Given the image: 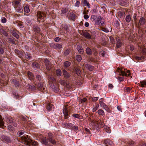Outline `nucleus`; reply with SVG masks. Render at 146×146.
<instances>
[{
	"instance_id": "obj_1",
	"label": "nucleus",
	"mask_w": 146,
	"mask_h": 146,
	"mask_svg": "<svg viewBox=\"0 0 146 146\" xmlns=\"http://www.w3.org/2000/svg\"><path fill=\"white\" fill-rule=\"evenodd\" d=\"M91 18L94 21V25L96 26L103 27L105 26L106 22L102 20V18L100 16L97 17L95 15L91 16Z\"/></svg>"
},
{
	"instance_id": "obj_2",
	"label": "nucleus",
	"mask_w": 146,
	"mask_h": 146,
	"mask_svg": "<svg viewBox=\"0 0 146 146\" xmlns=\"http://www.w3.org/2000/svg\"><path fill=\"white\" fill-rule=\"evenodd\" d=\"M21 138L23 141L24 142V143L26 145H36L38 144V143L36 141L32 140L30 136H22Z\"/></svg>"
},
{
	"instance_id": "obj_3",
	"label": "nucleus",
	"mask_w": 146,
	"mask_h": 146,
	"mask_svg": "<svg viewBox=\"0 0 146 146\" xmlns=\"http://www.w3.org/2000/svg\"><path fill=\"white\" fill-rule=\"evenodd\" d=\"M117 70L119 74L121 76L129 77L130 75V71L129 70H127L123 68L120 69L119 68H118Z\"/></svg>"
},
{
	"instance_id": "obj_4",
	"label": "nucleus",
	"mask_w": 146,
	"mask_h": 146,
	"mask_svg": "<svg viewBox=\"0 0 146 146\" xmlns=\"http://www.w3.org/2000/svg\"><path fill=\"white\" fill-rule=\"evenodd\" d=\"M4 119L9 124L12 125L15 127L17 126V124L13 122L12 118L8 115H5Z\"/></svg>"
},
{
	"instance_id": "obj_5",
	"label": "nucleus",
	"mask_w": 146,
	"mask_h": 146,
	"mask_svg": "<svg viewBox=\"0 0 146 146\" xmlns=\"http://www.w3.org/2000/svg\"><path fill=\"white\" fill-rule=\"evenodd\" d=\"M102 98H101L99 100V104L101 107L108 112H110V110L109 108L104 103L102 102Z\"/></svg>"
},
{
	"instance_id": "obj_6",
	"label": "nucleus",
	"mask_w": 146,
	"mask_h": 146,
	"mask_svg": "<svg viewBox=\"0 0 146 146\" xmlns=\"http://www.w3.org/2000/svg\"><path fill=\"white\" fill-rule=\"evenodd\" d=\"M81 34L87 39H92V37L91 35L86 31H82Z\"/></svg>"
},
{
	"instance_id": "obj_7",
	"label": "nucleus",
	"mask_w": 146,
	"mask_h": 146,
	"mask_svg": "<svg viewBox=\"0 0 146 146\" xmlns=\"http://www.w3.org/2000/svg\"><path fill=\"white\" fill-rule=\"evenodd\" d=\"M0 138L2 141L5 143H9L11 142V140L9 137L4 135H1Z\"/></svg>"
},
{
	"instance_id": "obj_8",
	"label": "nucleus",
	"mask_w": 146,
	"mask_h": 146,
	"mask_svg": "<svg viewBox=\"0 0 146 146\" xmlns=\"http://www.w3.org/2000/svg\"><path fill=\"white\" fill-rule=\"evenodd\" d=\"M48 137L47 138L49 141L54 145L56 143V142L54 140L53 137L52 135V134L51 133H48Z\"/></svg>"
},
{
	"instance_id": "obj_9",
	"label": "nucleus",
	"mask_w": 146,
	"mask_h": 146,
	"mask_svg": "<svg viewBox=\"0 0 146 146\" xmlns=\"http://www.w3.org/2000/svg\"><path fill=\"white\" fill-rule=\"evenodd\" d=\"M68 108V106H65L64 107V109L63 111L64 117L66 119L69 116Z\"/></svg>"
},
{
	"instance_id": "obj_10",
	"label": "nucleus",
	"mask_w": 146,
	"mask_h": 146,
	"mask_svg": "<svg viewBox=\"0 0 146 146\" xmlns=\"http://www.w3.org/2000/svg\"><path fill=\"white\" fill-rule=\"evenodd\" d=\"M44 63L47 70H50L51 68V65L50 62L47 59H44Z\"/></svg>"
},
{
	"instance_id": "obj_11",
	"label": "nucleus",
	"mask_w": 146,
	"mask_h": 146,
	"mask_svg": "<svg viewBox=\"0 0 146 146\" xmlns=\"http://www.w3.org/2000/svg\"><path fill=\"white\" fill-rule=\"evenodd\" d=\"M104 143L106 146H112L113 145L112 141L108 139L105 140Z\"/></svg>"
},
{
	"instance_id": "obj_12",
	"label": "nucleus",
	"mask_w": 146,
	"mask_h": 146,
	"mask_svg": "<svg viewBox=\"0 0 146 146\" xmlns=\"http://www.w3.org/2000/svg\"><path fill=\"white\" fill-rule=\"evenodd\" d=\"M52 46L54 48L56 49H60L62 47L61 44H58L57 43L52 44Z\"/></svg>"
},
{
	"instance_id": "obj_13",
	"label": "nucleus",
	"mask_w": 146,
	"mask_h": 146,
	"mask_svg": "<svg viewBox=\"0 0 146 146\" xmlns=\"http://www.w3.org/2000/svg\"><path fill=\"white\" fill-rule=\"evenodd\" d=\"M127 0H119V3L122 6H127Z\"/></svg>"
},
{
	"instance_id": "obj_14",
	"label": "nucleus",
	"mask_w": 146,
	"mask_h": 146,
	"mask_svg": "<svg viewBox=\"0 0 146 146\" xmlns=\"http://www.w3.org/2000/svg\"><path fill=\"white\" fill-rule=\"evenodd\" d=\"M14 8L16 11L18 12L21 13L23 9L21 5L15 6Z\"/></svg>"
},
{
	"instance_id": "obj_15",
	"label": "nucleus",
	"mask_w": 146,
	"mask_h": 146,
	"mask_svg": "<svg viewBox=\"0 0 146 146\" xmlns=\"http://www.w3.org/2000/svg\"><path fill=\"white\" fill-rule=\"evenodd\" d=\"M63 74L66 79H68L69 78L70 75L65 70H63Z\"/></svg>"
},
{
	"instance_id": "obj_16",
	"label": "nucleus",
	"mask_w": 146,
	"mask_h": 146,
	"mask_svg": "<svg viewBox=\"0 0 146 146\" xmlns=\"http://www.w3.org/2000/svg\"><path fill=\"white\" fill-rule=\"evenodd\" d=\"M33 29L36 33L39 34L40 33V29L37 26H34Z\"/></svg>"
},
{
	"instance_id": "obj_17",
	"label": "nucleus",
	"mask_w": 146,
	"mask_h": 146,
	"mask_svg": "<svg viewBox=\"0 0 146 146\" xmlns=\"http://www.w3.org/2000/svg\"><path fill=\"white\" fill-rule=\"evenodd\" d=\"M44 14L42 13L41 12L38 11L37 12V16L38 18L39 19H44Z\"/></svg>"
},
{
	"instance_id": "obj_18",
	"label": "nucleus",
	"mask_w": 146,
	"mask_h": 146,
	"mask_svg": "<svg viewBox=\"0 0 146 146\" xmlns=\"http://www.w3.org/2000/svg\"><path fill=\"white\" fill-rule=\"evenodd\" d=\"M77 48L79 53L80 54H82L84 52V50L82 47L79 45L77 46Z\"/></svg>"
},
{
	"instance_id": "obj_19",
	"label": "nucleus",
	"mask_w": 146,
	"mask_h": 146,
	"mask_svg": "<svg viewBox=\"0 0 146 146\" xmlns=\"http://www.w3.org/2000/svg\"><path fill=\"white\" fill-rule=\"evenodd\" d=\"M64 126L66 128L72 129L73 124L70 123H65L64 124Z\"/></svg>"
},
{
	"instance_id": "obj_20",
	"label": "nucleus",
	"mask_w": 146,
	"mask_h": 146,
	"mask_svg": "<svg viewBox=\"0 0 146 146\" xmlns=\"http://www.w3.org/2000/svg\"><path fill=\"white\" fill-rule=\"evenodd\" d=\"M53 107V106L49 103L47 104L46 108L49 111L52 110Z\"/></svg>"
},
{
	"instance_id": "obj_21",
	"label": "nucleus",
	"mask_w": 146,
	"mask_h": 146,
	"mask_svg": "<svg viewBox=\"0 0 146 146\" xmlns=\"http://www.w3.org/2000/svg\"><path fill=\"white\" fill-rule=\"evenodd\" d=\"M36 86L40 90L43 91V90H44V88L43 87V84L42 83H38V84L36 85Z\"/></svg>"
},
{
	"instance_id": "obj_22",
	"label": "nucleus",
	"mask_w": 146,
	"mask_h": 146,
	"mask_svg": "<svg viewBox=\"0 0 146 146\" xmlns=\"http://www.w3.org/2000/svg\"><path fill=\"white\" fill-rule=\"evenodd\" d=\"M14 7L21 5V0H15L14 1Z\"/></svg>"
},
{
	"instance_id": "obj_23",
	"label": "nucleus",
	"mask_w": 146,
	"mask_h": 146,
	"mask_svg": "<svg viewBox=\"0 0 146 146\" xmlns=\"http://www.w3.org/2000/svg\"><path fill=\"white\" fill-rule=\"evenodd\" d=\"M28 76L29 79L31 80H34V77L33 74L30 72H28Z\"/></svg>"
},
{
	"instance_id": "obj_24",
	"label": "nucleus",
	"mask_w": 146,
	"mask_h": 146,
	"mask_svg": "<svg viewBox=\"0 0 146 146\" xmlns=\"http://www.w3.org/2000/svg\"><path fill=\"white\" fill-rule=\"evenodd\" d=\"M139 86L142 87H146V81L145 80L141 81L139 83Z\"/></svg>"
},
{
	"instance_id": "obj_25",
	"label": "nucleus",
	"mask_w": 146,
	"mask_h": 146,
	"mask_svg": "<svg viewBox=\"0 0 146 146\" xmlns=\"http://www.w3.org/2000/svg\"><path fill=\"white\" fill-rule=\"evenodd\" d=\"M139 23L140 25H144L145 23V19L143 17L140 18L139 20Z\"/></svg>"
},
{
	"instance_id": "obj_26",
	"label": "nucleus",
	"mask_w": 146,
	"mask_h": 146,
	"mask_svg": "<svg viewBox=\"0 0 146 146\" xmlns=\"http://www.w3.org/2000/svg\"><path fill=\"white\" fill-rule=\"evenodd\" d=\"M41 142L43 144L46 145L48 143V141L47 140L45 137H43L40 140Z\"/></svg>"
},
{
	"instance_id": "obj_27",
	"label": "nucleus",
	"mask_w": 146,
	"mask_h": 146,
	"mask_svg": "<svg viewBox=\"0 0 146 146\" xmlns=\"http://www.w3.org/2000/svg\"><path fill=\"white\" fill-rule=\"evenodd\" d=\"M32 66L34 68H38L40 67L39 64L36 62H33L32 63Z\"/></svg>"
},
{
	"instance_id": "obj_28",
	"label": "nucleus",
	"mask_w": 146,
	"mask_h": 146,
	"mask_svg": "<svg viewBox=\"0 0 146 146\" xmlns=\"http://www.w3.org/2000/svg\"><path fill=\"white\" fill-rule=\"evenodd\" d=\"M85 66L90 71L93 70L94 69V67L93 66L89 65L87 64H86Z\"/></svg>"
},
{
	"instance_id": "obj_29",
	"label": "nucleus",
	"mask_w": 146,
	"mask_h": 146,
	"mask_svg": "<svg viewBox=\"0 0 146 146\" xmlns=\"http://www.w3.org/2000/svg\"><path fill=\"white\" fill-rule=\"evenodd\" d=\"M4 127H5V126H4L3 121L1 115H0V127L2 128H4Z\"/></svg>"
},
{
	"instance_id": "obj_30",
	"label": "nucleus",
	"mask_w": 146,
	"mask_h": 146,
	"mask_svg": "<svg viewBox=\"0 0 146 146\" xmlns=\"http://www.w3.org/2000/svg\"><path fill=\"white\" fill-rule=\"evenodd\" d=\"M69 17L70 19L71 20L73 21H74L75 20V15L74 13H70V14Z\"/></svg>"
},
{
	"instance_id": "obj_31",
	"label": "nucleus",
	"mask_w": 146,
	"mask_h": 146,
	"mask_svg": "<svg viewBox=\"0 0 146 146\" xmlns=\"http://www.w3.org/2000/svg\"><path fill=\"white\" fill-rule=\"evenodd\" d=\"M74 71L76 74L78 76H80L81 74L80 70L78 68H76L74 69Z\"/></svg>"
},
{
	"instance_id": "obj_32",
	"label": "nucleus",
	"mask_w": 146,
	"mask_h": 146,
	"mask_svg": "<svg viewBox=\"0 0 146 146\" xmlns=\"http://www.w3.org/2000/svg\"><path fill=\"white\" fill-rule=\"evenodd\" d=\"M116 45L117 47V48H119L121 46V42L119 39H117V40Z\"/></svg>"
},
{
	"instance_id": "obj_33",
	"label": "nucleus",
	"mask_w": 146,
	"mask_h": 146,
	"mask_svg": "<svg viewBox=\"0 0 146 146\" xmlns=\"http://www.w3.org/2000/svg\"><path fill=\"white\" fill-rule=\"evenodd\" d=\"M56 73V75L58 76H60L62 74L61 71L59 69H57Z\"/></svg>"
},
{
	"instance_id": "obj_34",
	"label": "nucleus",
	"mask_w": 146,
	"mask_h": 146,
	"mask_svg": "<svg viewBox=\"0 0 146 146\" xmlns=\"http://www.w3.org/2000/svg\"><path fill=\"white\" fill-rule=\"evenodd\" d=\"M86 52L88 55H91L92 54V51L91 49L89 48H86Z\"/></svg>"
},
{
	"instance_id": "obj_35",
	"label": "nucleus",
	"mask_w": 146,
	"mask_h": 146,
	"mask_svg": "<svg viewBox=\"0 0 146 146\" xmlns=\"http://www.w3.org/2000/svg\"><path fill=\"white\" fill-rule=\"evenodd\" d=\"M98 113L100 115L103 116L104 115L105 113L104 111L100 109L97 111Z\"/></svg>"
},
{
	"instance_id": "obj_36",
	"label": "nucleus",
	"mask_w": 146,
	"mask_h": 146,
	"mask_svg": "<svg viewBox=\"0 0 146 146\" xmlns=\"http://www.w3.org/2000/svg\"><path fill=\"white\" fill-rule=\"evenodd\" d=\"M131 18L130 15H127L125 17V20L127 23H129L131 21Z\"/></svg>"
},
{
	"instance_id": "obj_37",
	"label": "nucleus",
	"mask_w": 146,
	"mask_h": 146,
	"mask_svg": "<svg viewBox=\"0 0 146 146\" xmlns=\"http://www.w3.org/2000/svg\"><path fill=\"white\" fill-rule=\"evenodd\" d=\"M24 10L25 13H28L30 11L29 7L27 5L25 6Z\"/></svg>"
},
{
	"instance_id": "obj_38",
	"label": "nucleus",
	"mask_w": 146,
	"mask_h": 146,
	"mask_svg": "<svg viewBox=\"0 0 146 146\" xmlns=\"http://www.w3.org/2000/svg\"><path fill=\"white\" fill-rule=\"evenodd\" d=\"M8 42H9L11 43H12L13 44H14L15 43V41L14 40L11 38H7Z\"/></svg>"
},
{
	"instance_id": "obj_39",
	"label": "nucleus",
	"mask_w": 146,
	"mask_h": 146,
	"mask_svg": "<svg viewBox=\"0 0 146 146\" xmlns=\"http://www.w3.org/2000/svg\"><path fill=\"white\" fill-rule=\"evenodd\" d=\"M24 133V131H19V132L18 133V136L21 137V142H22L23 143H24V142L23 141V140H22V139H21V137H22L21 136V135H23ZM25 135H24L23 136H24Z\"/></svg>"
},
{
	"instance_id": "obj_40",
	"label": "nucleus",
	"mask_w": 146,
	"mask_h": 146,
	"mask_svg": "<svg viewBox=\"0 0 146 146\" xmlns=\"http://www.w3.org/2000/svg\"><path fill=\"white\" fill-rule=\"evenodd\" d=\"M12 35L14 36L17 39L19 38V35L18 33L15 31H13L12 32Z\"/></svg>"
},
{
	"instance_id": "obj_41",
	"label": "nucleus",
	"mask_w": 146,
	"mask_h": 146,
	"mask_svg": "<svg viewBox=\"0 0 146 146\" xmlns=\"http://www.w3.org/2000/svg\"><path fill=\"white\" fill-rule=\"evenodd\" d=\"M104 129H105L107 133H111V130L106 125L104 126Z\"/></svg>"
},
{
	"instance_id": "obj_42",
	"label": "nucleus",
	"mask_w": 146,
	"mask_h": 146,
	"mask_svg": "<svg viewBox=\"0 0 146 146\" xmlns=\"http://www.w3.org/2000/svg\"><path fill=\"white\" fill-rule=\"evenodd\" d=\"M52 88L53 90L56 92H57L59 90L58 88L56 86H54V85H52Z\"/></svg>"
},
{
	"instance_id": "obj_43",
	"label": "nucleus",
	"mask_w": 146,
	"mask_h": 146,
	"mask_svg": "<svg viewBox=\"0 0 146 146\" xmlns=\"http://www.w3.org/2000/svg\"><path fill=\"white\" fill-rule=\"evenodd\" d=\"M83 4L85 6H87L88 8L90 7V5L86 0H84Z\"/></svg>"
},
{
	"instance_id": "obj_44",
	"label": "nucleus",
	"mask_w": 146,
	"mask_h": 146,
	"mask_svg": "<svg viewBox=\"0 0 146 146\" xmlns=\"http://www.w3.org/2000/svg\"><path fill=\"white\" fill-rule=\"evenodd\" d=\"M28 88L29 89L32 91L36 90V87L35 86L30 85L29 86Z\"/></svg>"
},
{
	"instance_id": "obj_45",
	"label": "nucleus",
	"mask_w": 146,
	"mask_h": 146,
	"mask_svg": "<svg viewBox=\"0 0 146 146\" xmlns=\"http://www.w3.org/2000/svg\"><path fill=\"white\" fill-rule=\"evenodd\" d=\"M12 82L16 86H19V83L15 79H13L12 80Z\"/></svg>"
},
{
	"instance_id": "obj_46",
	"label": "nucleus",
	"mask_w": 146,
	"mask_h": 146,
	"mask_svg": "<svg viewBox=\"0 0 146 146\" xmlns=\"http://www.w3.org/2000/svg\"><path fill=\"white\" fill-rule=\"evenodd\" d=\"M125 92H128L130 93L132 92L131 88L129 87L125 88Z\"/></svg>"
},
{
	"instance_id": "obj_47",
	"label": "nucleus",
	"mask_w": 146,
	"mask_h": 146,
	"mask_svg": "<svg viewBox=\"0 0 146 146\" xmlns=\"http://www.w3.org/2000/svg\"><path fill=\"white\" fill-rule=\"evenodd\" d=\"M1 33L2 35H4L5 36H7L8 35V33L5 30H2L1 31Z\"/></svg>"
},
{
	"instance_id": "obj_48",
	"label": "nucleus",
	"mask_w": 146,
	"mask_h": 146,
	"mask_svg": "<svg viewBox=\"0 0 146 146\" xmlns=\"http://www.w3.org/2000/svg\"><path fill=\"white\" fill-rule=\"evenodd\" d=\"M76 59L77 61L80 62L82 60V57L80 55H77L76 57Z\"/></svg>"
},
{
	"instance_id": "obj_49",
	"label": "nucleus",
	"mask_w": 146,
	"mask_h": 146,
	"mask_svg": "<svg viewBox=\"0 0 146 146\" xmlns=\"http://www.w3.org/2000/svg\"><path fill=\"white\" fill-rule=\"evenodd\" d=\"M70 62L68 61H66L64 63V67H68L70 65Z\"/></svg>"
},
{
	"instance_id": "obj_50",
	"label": "nucleus",
	"mask_w": 146,
	"mask_h": 146,
	"mask_svg": "<svg viewBox=\"0 0 146 146\" xmlns=\"http://www.w3.org/2000/svg\"><path fill=\"white\" fill-rule=\"evenodd\" d=\"M105 125L104 123L102 121H100L99 123V127H104Z\"/></svg>"
},
{
	"instance_id": "obj_51",
	"label": "nucleus",
	"mask_w": 146,
	"mask_h": 146,
	"mask_svg": "<svg viewBox=\"0 0 146 146\" xmlns=\"http://www.w3.org/2000/svg\"><path fill=\"white\" fill-rule=\"evenodd\" d=\"M25 22L27 25H28L31 23V21L29 18H27L25 19Z\"/></svg>"
},
{
	"instance_id": "obj_52",
	"label": "nucleus",
	"mask_w": 146,
	"mask_h": 146,
	"mask_svg": "<svg viewBox=\"0 0 146 146\" xmlns=\"http://www.w3.org/2000/svg\"><path fill=\"white\" fill-rule=\"evenodd\" d=\"M8 129L10 131H13L14 130V127L11 125H9L8 126Z\"/></svg>"
},
{
	"instance_id": "obj_53",
	"label": "nucleus",
	"mask_w": 146,
	"mask_h": 146,
	"mask_svg": "<svg viewBox=\"0 0 146 146\" xmlns=\"http://www.w3.org/2000/svg\"><path fill=\"white\" fill-rule=\"evenodd\" d=\"M105 53V52L103 50H102L100 53V56L103 57H104Z\"/></svg>"
},
{
	"instance_id": "obj_54",
	"label": "nucleus",
	"mask_w": 146,
	"mask_h": 146,
	"mask_svg": "<svg viewBox=\"0 0 146 146\" xmlns=\"http://www.w3.org/2000/svg\"><path fill=\"white\" fill-rule=\"evenodd\" d=\"M67 12L66 9H62L61 10V12L62 14H64L66 13Z\"/></svg>"
},
{
	"instance_id": "obj_55",
	"label": "nucleus",
	"mask_w": 146,
	"mask_h": 146,
	"mask_svg": "<svg viewBox=\"0 0 146 146\" xmlns=\"http://www.w3.org/2000/svg\"><path fill=\"white\" fill-rule=\"evenodd\" d=\"M70 52V50L69 49H67L64 52V54L66 55H68Z\"/></svg>"
},
{
	"instance_id": "obj_56",
	"label": "nucleus",
	"mask_w": 146,
	"mask_h": 146,
	"mask_svg": "<svg viewBox=\"0 0 146 146\" xmlns=\"http://www.w3.org/2000/svg\"><path fill=\"white\" fill-rule=\"evenodd\" d=\"M102 29V30L106 33H108L109 31V30L107 28H103Z\"/></svg>"
},
{
	"instance_id": "obj_57",
	"label": "nucleus",
	"mask_w": 146,
	"mask_h": 146,
	"mask_svg": "<svg viewBox=\"0 0 146 146\" xmlns=\"http://www.w3.org/2000/svg\"><path fill=\"white\" fill-rule=\"evenodd\" d=\"M99 107V105H96L95 107L93 108L92 109V111L93 112L96 111L98 108Z\"/></svg>"
},
{
	"instance_id": "obj_58",
	"label": "nucleus",
	"mask_w": 146,
	"mask_h": 146,
	"mask_svg": "<svg viewBox=\"0 0 146 146\" xmlns=\"http://www.w3.org/2000/svg\"><path fill=\"white\" fill-rule=\"evenodd\" d=\"M1 21L2 23H5L7 21V19L5 18L4 17H2L1 18Z\"/></svg>"
},
{
	"instance_id": "obj_59",
	"label": "nucleus",
	"mask_w": 146,
	"mask_h": 146,
	"mask_svg": "<svg viewBox=\"0 0 146 146\" xmlns=\"http://www.w3.org/2000/svg\"><path fill=\"white\" fill-rule=\"evenodd\" d=\"M13 95L15 98H19V96L18 93L14 92L13 93Z\"/></svg>"
},
{
	"instance_id": "obj_60",
	"label": "nucleus",
	"mask_w": 146,
	"mask_h": 146,
	"mask_svg": "<svg viewBox=\"0 0 146 146\" xmlns=\"http://www.w3.org/2000/svg\"><path fill=\"white\" fill-rule=\"evenodd\" d=\"M72 129L75 131H77L78 129V127L77 126H74L73 125Z\"/></svg>"
},
{
	"instance_id": "obj_61",
	"label": "nucleus",
	"mask_w": 146,
	"mask_h": 146,
	"mask_svg": "<svg viewBox=\"0 0 146 146\" xmlns=\"http://www.w3.org/2000/svg\"><path fill=\"white\" fill-rule=\"evenodd\" d=\"M72 116L74 117L77 118H79L80 117V115L77 114H74L72 115Z\"/></svg>"
},
{
	"instance_id": "obj_62",
	"label": "nucleus",
	"mask_w": 146,
	"mask_h": 146,
	"mask_svg": "<svg viewBox=\"0 0 146 146\" xmlns=\"http://www.w3.org/2000/svg\"><path fill=\"white\" fill-rule=\"evenodd\" d=\"M37 79L39 81H40L42 79L41 76L39 75H37L36 76Z\"/></svg>"
},
{
	"instance_id": "obj_63",
	"label": "nucleus",
	"mask_w": 146,
	"mask_h": 146,
	"mask_svg": "<svg viewBox=\"0 0 146 146\" xmlns=\"http://www.w3.org/2000/svg\"><path fill=\"white\" fill-rule=\"evenodd\" d=\"M86 100V98H84L80 100L79 102H80L81 103H82L85 102Z\"/></svg>"
},
{
	"instance_id": "obj_64",
	"label": "nucleus",
	"mask_w": 146,
	"mask_h": 146,
	"mask_svg": "<svg viewBox=\"0 0 146 146\" xmlns=\"http://www.w3.org/2000/svg\"><path fill=\"white\" fill-rule=\"evenodd\" d=\"M80 1H76V3L75 4V6L76 7H79L80 6Z\"/></svg>"
}]
</instances>
